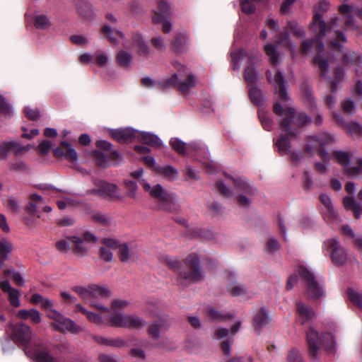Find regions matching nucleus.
Here are the masks:
<instances>
[{"mask_svg":"<svg viewBox=\"0 0 362 362\" xmlns=\"http://www.w3.org/2000/svg\"><path fill=\"white\" fill-rule=\"evenodd\" d=\"M288 38V33L287 31L282 32L279 35V39L276 41V45L267 44L264 46V49L266 54L269 57V62L276 66L279 64V54L276 51V47L280 45L281 44H285L287 47H288L292 57H293V54L296 49V45L292 44L290 42H287Z\"/></svg>","mask_w":362,"mask_h":362,"instance_id":"nucleus-15","label":"nucleus"},{"mask_svg":"<svg viewBox=\"0 0 362 362\" xmlns=\"http://www.w3.org/2000/svg\"><path fill=\"white\" fill-rule=\"evenodd\" d=\"M274 112L276 115L283 117L281 127L285 134H281L279 139H274V145L281 154L290 156L293 160H300L302 154L291 151V142L288 137H296L298 132L295 127H303L310 122V118L303 112L296 113L295 110L285 105L284 107L279 103L274 105Z\"/></svg>","mask_w":362,"mask_h":362,"instance_id":"nucleus-2","label":"nucleus"},{"mask_svg":"<svg viewBox=\"0 0 362 362\" xmlns=\"http://www.w3.org/2000/svg\"><path fill=\"white\" fill-rule=\"evenodd\" d=\"M160 173L170 180H174L178 177L177 170L171 165H168L160 169Z\"/></svg>","mask_w":362,"mask_h":362,"instance_id":"nucleus-55","label":"nucleus"},{"mask_svg":"<svg viewBox=\"0 0 362 362\" xmlns=\"http://www.w3.org/2000/svg\"><path fill=\"white\" fill-rule=\"evenodd\" d=\"M34 25L37 29L45 30L50 26L49 19L44 14H37L35 16Z\"/></svg>","mask_w":362,"mask_h":362,"instance_id":"nucleus-50","label":"nucleus"},{"mask_svg":"<svg viewBox=\"0 0 362 362\" xmlns=\"http://www.w3.org/2000/svg\"><path fill=\"white\" fill-rule=\"evenodd\" d=\"M77 10L86 18H90L94 14L92 6L88 4H84L83 6L77 5Z\"/></svg>","mask_w":362,"mask_h":362,"instance_id":"nucleus-57","label":"nucleus"},{"mask_svg":"<svg viewBox=\"0 0 362 362\" xmlns=\"http://www.w3.org/2000/svg\"><path fill=\"white\" fill-rule=\"evenodd\" d=\"M124 185L126 186L127 195L132 199L136 198V191H137V185L136 184L131 180H126L124 182Z\"/></svg>","mask_w":362,"mask_h":362,"instance_id":"nucleus-60","label":"nucleus"},{"mask_svg":"<svg viewBox=\"0 0 362 362\" xmlns=\"http://www.w3.org/2000/svg\"><path fill=\"white\" fill-rule=\"evenodd\" d=\"M226 176L231 180L235 185L238 193L236 197L238 203L242 206H249L252 202L251 197L256 194V189L245 177H232L228 175Z\"/></svg>","mask_w":362,"mask_h":362,"instance_id":"nucleus-11","label":"nucleus"},{"mask_svg":"<svg viewBox=\"0 0 362 362\" xmlns=\"http://www.w3.org/2000/svg\"><path fill=\"white\" fill-rule=\"evenodd\" d=\"M333 117L337 124L342 127L346 130V133L351 136H359L362 134V127L358 123L351 122L346 124L341 115L338 113H333Z\"/></svg>","mask_w":362,"mask_h":362,"instance_id":"nucleus-23","label":"nucleus"},{"mask_svg":"<svg viewBox=\"0 0 362 362\" xmlns=\"http://www.w3.org/2000/svg\"><path fill=\"white\" fill-rule=\"evenodd\" d=\"M266 75L267 80L274 84L275 93L279 100L287 103L288 101V96L282 74L280 71H277L274 79H272V74L270 71H267Z\"/></svg>","mask_w":362,"mask_h":362,"instance_id":"nucleus-17","label":"nucleus"},{"mask_svg":"<svg viewBox=\"0 0 362 362\" xmlns=\"http://www.w3.org/2000/svg\"><path fill=\"white\" fill-rule=\"evenodd\" d=\"M206 315L211 320L218 321V322L225 321L226 320H227L231 317L230 315L225 314L222 312L218 311L212 307H208L206 308Z\"/></svg>","mask_w":362,"mask_h":362,"instance_id":"nucleus-43","label":"nucleus"},{"mask_svg":"<svg viewBox=\"0 0 362 362\" xmlns=\"http://www.w3.org/2000/svg\"><path fill=\"white\" fill-rule=\"evenodd\" d=\"M94 221L100 223L104 226H110L112 223V218L105 214L102 213H96L93 216Z\"/></svg>","mask_w":362,"mask_h":362,"instance_id":"nucleus-61","label":"nucleus"},{"mask_svg":"<svg viewBox=\"0 0 362 362\" xmlns=\"http://www.w3.org/2000/svg\"><path fill=\"white\" fill-rule=\"evenodd\" d=\"M72 244L74 252L77 255H86L89 249L90 243H95L97 241L95 235L90 232H86L82 237L70 236L68 238Z\"/></svg>","mask_w":362,"mask_h":362,"instance_id":"nucleus-16","label":"nucleus"},{"mask_svg":"<svg viewBox=\"0 0 362 362\" xmlns=\"http://www.w3.org/2000/svg\"><path fill=\"white\" fill-rule=\"evenodd\" d=\"M102 33L107 37L110 42L114 44L119 43V37L121 39L124 37V35L122 32L117 30H113L110 25H105L102 28Z\"/></svg>","mask_w":362,"mask_h":362,"instance_id":"nucleus-39","label":"nucleus"},{"mask_svg":"<svg viewBox=\"0 0 362 362\" xmlns=\"http://www.w3.org/2000/svg\"><path fill=\"white\" fill-rule=\"evenodd\" d=\"M72 290L93 308L105 313L109 312V308L103 303L110 296L107 287L91 284L88 286H74Z\"/></svg>","mask_w":362,"mask_h":362,"instance_id":"nucleus-9","label":"nucleus"},{"mask_svg":"<svg viewBox=\"0 0 362 362\" xmlns=\"http://www.w3.org/2000/svg\"><path fill=\"white\" fill-rule=\"evenodd\" d=\"M322 248L324 251H327L329 253V257L334 264L342 266L346 262L347 253L337 239H327L324 242Z\"/></svg>","mask_w":362,"mask_h":362,"instance_id":"nucleus-14","label":"nucleus"},{"mask_svg":"<svg viewBox=\"0 0 362 362\" xmlns=\"http://www.w3.org/2000/svg\"><path fill=\"white\" fill-rule=\"evenodd\" d=\"M334 142L333 136L327 133H320L316 135L309 136L306 139L305 151L312 154L319 151V154L323 160V163L315 164L316 170L320 173H325L327 170V164L331 158L329 153L324 149V147Z\"/></svg>","mask_w":362,"mask_h":362,"instance_id":"nucleus-7","label":"nucleus"},{"mask_svg":"<svg viewBox=\"0 0 362 362\" xmlns=\"http://www.w3.org/2000/svg\"><path fill=\"white\" fill-rule=\"evenodd\" d=\"M95 59L97 65L99 66H103L106 65L109 60L107 54L101 51H98L95 52Z\"/></svg>","mask_w":362,"mask_h":362,"instance_id":"nucleus-63","label":"nucleus"},{"mask_svg":"<svg viewBox=\"0 0 362 362\" xmlns=\"http://www.w3.org/2000/svg\"><path fill=\"white\" fill-rule=\"evenodd\" d=\"M61 146L65 149V158L71 163H76L78 160V155L76 151L71 145L66 142L62 141Z\"/></svg>","mask_w":362,"mask_h":362,"instance_id":"nucleus-48","label":"nucleus"},{"mask_svg":"<svg viewBox=\"0 0 362 362\" xmlns=\"http://www.w3.org/2000/svg\"><path fill=\"white\" fill-rule=\"evenodd\" d=\"M96 340L99 344L114 347H122L126 344L125 341L120 338L114 339L99 337Z\"/></svg>","mask_w":362,"mask_h":362,"instance_id":"nucleus-46","label":"nucleus"},{"mask_svg":"<svg viewBox=\"0 0 362 362\" xmlns=\"http://www.w3.org/2000/svg\"><path fill=\"white\" fill-rule=\"evenodd\" d=\"M341 105L344 112L348 115H353L356 110V104L351 98L344 100Z\"/></svg>","mask_w":362,"mask_h":362,"instance_id":"nucleus-56","label":"nucleus"},{"mask_svg":"<svg viewBox=\"0 0 362 362\" xmlns=\"http://www.w3.org/2000/svg\"><path fill=\"white\" fill-rule=\"evenodd\" d=\"M100 247V256L104 261L110 262L113 259L112 250L117 249L119 242L115 239L105 238Z\"/></svg>","mask_w":362,"mask_h":362,"instance_id":"nucleus-21","label":"nucleus"},{"mask_svg":"<svg viewBox=\"0 0 362 362\" xmlns=\"http://www.w3.org/2000/svg\"><path fill=\"white\" fill-rule=\"evenodd\" d=\"M171 4L168 0H159L158 1V11L153 12L152 21L154 24L163 21L166 16L172 13Z\"/></svg>","mask_w":362,"mask_h":362,"instance_id":"nucleus-24","label":"nucleus"},{"mask_svg":"<svg viewBox=\"0 0 362 362\" xmlns=\"http://www.w3.org/2000/svg\"><path fill=\"white\" fill-rule=\"evenodd\" d=\"M204 279V274L199 258L195 254L189 255L179 266L177 283L187 286L202 281Z\"/></svg>","mask_w":362,"mask_h":362,"instance_id":"nucleus-8","label":"nucleus"},{"mask_svg":"<svg viewBox=\"0 0 362 362\" xmlns=\"http://www.w3.org/2000/svg\"><path fill=\"white\" fill-rule=\"evenodd\" d=\"M251 101L255 105H259L263 99V95L259 89L251 87L249 90Z\"/></svg>","mask_w":362,"mask_h":362,"instance_id":"nucleus-54","label":"nucleus"},{"mask_svg":"<svg viewBox=\"0 0 362 362\" xmlns=\"http://www.w3.org/2000/svg\"><path fill=\"white\" fill-rule=\"evenodd\" d=\"M172 66L175 72L168 77L164 78L160 85L164 88H176L182 94H188L198 82L197 77L185 65L173 60Z\"/></svg>","mask_w":362,"mask_h":362,"instance_id":"nucleus-4","label":"nucleus"},{"mask_svg":"<svg viewBox=\"0 0 362 362\" xmlns=\"http://www.w3.org/2000/svg\"><path fill=\"white\" fill-rule=\"evenodd\" d=\"M232 64L233 69H238L240 68L239 62L245 57V52L244 50H239L238 52H232L231 54Z\"/></svg>","mask_w":362,"mask_h":362,"instance_id":"nucleus-59","label":"nucleus"},{"mask_svg":"<svg viewBox=\"0 0 362 362\" xmlns=\"http://www.w3.org/2000/svg\"><path fill=\"white\" fill-rule=\"evenodd\" d=\"M287 359L288 362H303V357L300 353L295 349L289 351Z\"/></svg>","mask_w":362,"mask_h":362,"instance_id":"nucleus-64","label":"nucleus"},{"mask_svg":"<svg viewBox=\"0 0 362 362\" xmlns=\"http://www.w3.org/2000/svg\"><path fill=\"white\" fill-rule=\"evenodd\" d=\"M6 332L12 330V339L16 343L24 346L26 356L35 362H64L61 357L54 356L47 346L42 343H35L33 346L29 342L32 338V331L29 326L24 323L16 325L8 324L6 327Z\"/></svg>","mask_w":362,"mask_h":362,"instance_id":"nucleus-3","label":"nucleus"},{"mask_svg":"<svg viewBox=\"0 0 362 362\" xmlns=\"http://www.w3.org/2000/svg\"><path fill=\"white\" fill-rule=\"evenodd\" d=\"M270 321L268 310L265 308H262L253 317V326L256 331L266 326Z\"/></svg>","mask_w":362,"mask_h":362,"instance_id":"nucleus-31","label":"nucleus"},{"mask_svg":"<svg viewBox=\"0 0 362 362\" xmlns=\"http://www.w3.org/2000/svg\"><path fill=\"white\" fill-rule=\"evenodd\" d=\"M127 326L125 328L139 329L146 325V322L139 316L134 315H128L127 318Z\"/></svg>","mask_w":362,"mask_h":362,"instance_id":"nucleus-45","label":"nucleus"},{"mask_svg":"<svg viewBox=\"0 0 362 362\" xmlns=\"http://www.w3.org/2000/svg\"><path fill=\"white\" fill-rule=\"evenodd\" d=\"M343 63L348 66L351 64H356V74L358 76H362V61L361 57H353L351 53H346L343 56Z\"/></svg>","mask_w":362,"mask_h":362,"instance_id":"nucleus-41","label":"nucleus"},{"mask_svg":"<svg viewBox=\"0 0 362 362\" xmlns=\"http://www.w3.org/2000/svg\"><path fill=\"white\" fill-rule=\"evenodd\" d=\"M233 275L231 276L230 282L228 284L227 289L229 293L235 297H241L245 299L250 298L252 293L247 291L243 284L233 281Z\"/></svg>","mask_w":362,"mask_h":362,"instance_id":"nucleus-25","label":"nucleus"},{"mask_svg":"<svg viewBox=\"0 0 362 362\" xmlns=\"http://www.w3.org/2000/svg\"><path fill=\"white\" fill-rule=\"evenodd\" d=\"M217 188L220 193L226 197H230L233 195L230 188L222 180L217 182Z\"/></svg>","mask_w":362,"mask_h":362,"instance_id":"nucleus-62","label":"nucleus"},{"mask_svg":"<svg viewBox=\"0 0 362 362\" xmlns=\"http://www.w3.org/2000/svg\"><path fill=\"white\" fill-rule=\"evenodd\" d=\"M349 300L356 307L362 310V293L353 288L347 290Z\"/></svg>","mask_w":362,"mask_h":362,"instance_id":"nucleus-44","label":"nucleus"},{"mask_svg":"<svg viewBox=\"0 0 362 362\" xmlns=\"http://www.w3.org/2000/svg\"><path fill=\"white\" fill-rule=\"evenodd\" d=\"M297 313L302 324H304L309 320L312 319L314 316V311L313 309L302 302L297 305Z\"/></svg>","mask_w":362,"mask_h":362,"instance_id":"nucleus-37","label":"nucleus"},{"mask_svg":"<svg viewBox=\"0 0 362 362\" xmlns=\"http://www.w3.org/2000/svg\"><path fill=\"white\" fill-rule=\"evenodd\" d=\"M349 176L358 177L362 176V158L356 159L354 165L350 164L344 172Z\"/></svg>","mask_w":362,"mask_h":362,"instance_id":"nucleus-42","label":"nucleus"},{"mask_svg":"<svg viewBox=\"0 0 362 362\" xmlns=\"http://www.w3.org/2000/svg\"><path fill=\"white\" fill-rule=\"evenodd\" d=\"M306 339L308 355L313 361H318L320 358L322 347L331 354L336 351L334 339L329 332L320 334L315 329L310 328L307 332Z\"/></svg>","mask_w":362,"mask_h":362,"instance_id":"nucleus-6","label":"nucleus"},{"mask_svg":"<svg viewBox=\"0 0 362 362\" xmlns=\"http://www.w3.org/2000/svg\"><path fill=\"white\" fill-rule=\"evenodd\" d=\"M132 46L139 56L147 57L149 54V47L143 37L139 33L132 35Z\"/></svg>","mask_w":362,"mask_h":362,"instance_id":"nucleus-30","label":"nucleus"},{"mask_svg":"<svg viewBox=\"0 0 362 362\" xmlns=\"http://www.w3.org/2000/svg\"><path fill=\"white\" fill-rule=\"evenodd\" d=\"M332 157L337 163L342 166L344 171L345 172L346 168L351 164V158L352 156L349 152L338 150L334 151L332 153Z\"/></svg>","mask_w":362,"mask_h":362,"instance_id":"nucleus-35","label":"nucleus"},{"mask_svg":"<svg viewBox=\"0 0 362 362\" xmlns=\"http://www.w3.org/2000/svg\"><path fill=\"white\" fill-rule=\"evenodd\" d=\"M97 189H93L91 192L98 194L103 197L110 198H119V193L117 185L105 181H100L96 184Z\"/></svg>","mask_w":362,"mask_h":362,"instance_id":"nucleus-20","label":"nucleus"},{"mask_svg":"<svg viewBox=\"0 0 362 362\" xmlns=\"http://www.w3.org/2000/svg\"><path fill=\"white\" fill-rule=\"evenodd\" d=\"M0 288L4 293L8 295L9 302L12 306L16 308L21 306L20 291L13 288L6 279H1L0 280Z\"/></svg>","mask_w":362,"mask_h":362,"instance_id":"nucleus-19","label":"nucleus"},{"mask_svg":"<svg viewBox=\"0 0 362 362\" xmlns=\"http://www.w3.org/2000/svg\"><path fill=\"white\" fill-rule=\"evenodd\" d=\"M52 322V327L55 330L61 332H69L73 334H77L82 329L70 318L66 317L59 311L52 310L51 313L47 314Z\"/></svg>","mask_w":362,"mask_h":362,"instance_id":"nucleus-13","label":"nucleus"},{"mask_svg":"<svg viewBox=\"0 0 362 362\" xmlns=\"http://www.w3.org/2000/svg\"><path fill=\"white\" fill-rule=\"evenodd\" d=\"M320 201L326 207L325 217L329 219H334L337 216V211H335L330 197L325 194L320 196Z\"/></svg>","mask_w":362,"mask_h":362,"instance_id":"nucleus-40","label":"nucleus"},{"mask_svg":"<svg viewBox=\"0 0 362 362\" xmlns=\"http://www.w3.org/2000/svg\"><path fill=\"white\" fill-rule=\"evenodd\" d=\"M339 11L344 18L345 26L356 30L358 27L354 18V15L356 13L355 8L349 4H342L339 6Z\"/></svg>","mask_w":362,"mask_h":362,"instance_id":"nucleus-22","label":"nucleus"},{"mask_svg":"<svg viewBox=\"0 0 362 362\" xmlns=\"http://www.w3.org/2000/svg\"><path fill=\"white\" fill-rule=\"evenodd\" d=\"M76 310H77V311H79V312L82 313L83 315H85L86 318L90 322H91L97 325H99V326L105 325V320L100 315L88 310L84 307H83L81 304L76 305Z\"/></svg>","mask_w":362,"mask_h":362,"instance_id":"nucleus-36","label":"nucleus"},{"mask_svg":"<svg viewBox=\"0 0 362 362\" xmlns=\"http://www.w3.org/2000/svg\"><path fill=\"white\" fill-rule=\"evenodd\" d=\"M343 204L346 209L354 212V216L358 218L362 214V206L356 202L353 197H345L343 199Z\"/></svg>","mask_w":362,"mask_h":362,"instance_id":"nucleus-38","label":"nucleus"},{"mask_svg":"<svg viewBox=\"0 0 362 362\" xmlns=\"http://www.w3.org/2000/svg\"><path fill=\"white\" fill-rule=\"evenodd\" d=\"M136 134V138L138 140L144 144L149 145L154 148L162 146V141L160 139L153 134L146 132H139L138 130Z\"/></svg>","mask_w":362,"mask_h":362,"instance_id":"nucleus-32","label":"nucleus"},{"mask_svg":"<svg viewBox=\"0 0 362 362\" xmlns=\"http://www.w3.org/2000/svg\"><path fill=\"white\" fill-rule=\"evenodd\" d=\"M172 148L180 154L192 156L206 168L208 173H212L215 169V163L209 159V151L204 145L192 142L186 144L177 138L170 140Z\"/></svg>","mask_w":362,"mask_h":362,"instance_id":"nucleus-5","label":"nucleus"},{"mask_svg":"<svg viewBox=\"0 0 362 362\" xmlns=\"http://www.w3.org/2000/svg\"><path fill=\"white\" fill-rule=\"evenodd\" d=\"M28 148L23 146L21 144L14 141H3L0 144V159L8 158L9 153L19 155L23 151H28Z\"/></svg>","mask_w":362,"mask_h":362,"instance_id":"nucleus-18","label":"nucleus"},{"mask_svg":"<svg viewBox=\"0 0 362 362\" xmlns=\"http://www.w3.org/2000/svg\"><path fill=\"white\" fill-rule=\"evenodd\" d=\"M345 75L344 70L342 68H337L335 70V78L334 81H332L331 84V91L332 94L327 95L326 97V103L329 107H332L336 103V95L335 93L337 89V85L339 82L342 81L344 76Z\"/></svg>","mask_w":362,"mask_h":362,"instance_id":"nucleus-27","label":"nucleus"},{"mask_svg":"<svg viewBox=\"0 0 362 362\" xmlns=\"http://www.w3.org/2000/svg\"><path fill=\"white\" fill-rule=\"evenodd\" d=\"M137 130L131 127L115 129L111 132L112 136L120 143L129 142L136 138Z\"/></svg>","mask_w":362,"mask_h":362,"instance_id":"nucleus-26","label":"nucleus"},{"mask_svg":"<svg viewBox=\"0 0 362 362\" xmlns=\"http://www.w3.org/2000/svg\"><path fill=\"white\" fill-rule=\"evenodd\" d=\"M329 8V3L327 0H322L314 8V16L311 23V29L316 35L317 39L312 41H305L302 44L301 52L307 54L311 47L315 46L317 54L314 59V63L319 67L321 71V76L325 79L329 78V64L327 59L322 55L324 48L323 43L320 38L328 36L331 37L329 42V48L333 50L343 52V45L347 42L345 34L339 30L340 20L337 16L332 17L329 23H327L322 16V13L327 11Z\"/></svg>","mask_w":362,"mask_h":362,"instance_id":"nucleus-1","label":"nucleus"},{"mask_svg":"<svg viewBox=\"0 0 362 362\" xmlns=\"http://www.w3.org/2000/svg\"><path fill=\"white\" fill-rule=\"evenodd\" d=\"M258 75L257 71L251 66H247L245 70V79L249 85L252 86L256 82Z\"/></svg>","mask_w":362,"mask_h":362,"instance_id":"nucleus-51","label":"nucleus"},{"mask_svg":"<svg viewBox=\"0 0 362 362\" xmlns=\"http://www.w3.org/2000/svg\"><path fill=\"white\" fill-rule=\"evenodd\" d=\"M117 249L119 258L123 262H127L137 258V251L134 246H129L126 243H119Z\"/></svg>","mask_w":362,"mask_h":362,"instance_id":"nucleus-28","label":"nucleus"},{"mask_svg":"<svg viewBox=\"0 0 362 362\" xmlns=\"http://www.w3.org/2000/svg\"><path fill=\"white\" fill-rule=\"evenodd\" d=\"M189 37L186 32L179 33L172 42V48L177 53L186 52L189 48Z\"/></svg>","mask_w":362,"mask_h":362,"instance_id":"nucleus-29","label":"nucleus"},{"mask_svg":"<svg viewBox=\"0 0 362 362\" xmlns=\"http://www.w3.org/2000/svg\"><path fill=\"white\" fill-rule=\"evenodd\" d=\"M132 54L124 50L119 51L116 56L118 64L124 67L129 66L132 63Z\"/></svg>","mask_w":362,"mask_h":362,"instance_id":"nucleus-47","label":"nucleus"},{"mask_svg":"<svg viewBox=\"0 0 362 362\" xmlns=\"http://www.w3.org/2000/svg\"><path fill=\"white\" fill-rule=\"evenodd\" d=\"M160 261L167 264L171 269H176L177 273H178V268L181 263L176 258L167 255H163L160 257Z\"/></svg>","mask_w":362,"mask_h":362,"instance_id":"nucleus-52","label":"nucleus"},{"mask_svg":"<svg viewBox=\"0 0 362 362\" xmlns=\"http://www.w3.org/2000/svg\"><path fill=\"white\" fill-rule=\"evenodd\" d=\"M13 246L12 243L5 237L0 238V269L8 259L9 255L13 251Z\"/></svg>","mask_w":362,"mask_h":362,"instance_id":"nucleus-34","label":"nucleus"},{"mask_svg":"<svg viewBox=\"0 0 362 362\" xmlns=\"http://www.w3.org/2000/svg\"><path fill=\"white\" fill-rule=\"evenodd\" d=\"M258 117L263 128L267 131H271L274 127V123L269 115L263 110H259Z\"/></svg>","mask_w":362,"mask_h":362,"instance_id":"nucleus-49","label":"nucleus"},{"mask_svg":"<svg viewBox=\"0 0 362 362\" xmlns=\"http://www.w3.org/2000/svg\"><path fill=\"white\" fill-rule=\"evenodd\" d=\"M297 272L307 284V294L310 298L319 299L324 296L322 286L315 281L313 274L306 267L300 266Z\"/></svg>","mask_w":362,"mask_h":362,"instance_id":"nucleus-12","label":"nucleus"},{"mask_svg":"<svg viewBox=\"0 0 362 362\" xmlns=\"http://www.w3.org/2000/svg\"><path fill=\"white\" fill-rule=\"evenodd\" d=\"M280 249V245L277 240L274 237L268 239L267 243L265 246V252L268 254L273 255Z\"/></svg>","mask_w":362,"mask_h":362,"instance_id":"nucleus-53","label":"nucleus"},{"mask_svg":"<svg viewBox=\"0 0 362 362\" xmlns=\"http://www.w3.org/2000/svg\"><path fill=\"white\" fill-rule=\"evenodd\" d=\"M141 185L151 197L156 200L161 210L172 211L177 209V199L175 194L165 190L160 185L151 187L146 180H142Z\"/></svg>","mask_w":362,"mask_h":362,"instance_id":"nucleus-10","label":"nucleus"},{"mask_svg":"<svg viewBox=\"0 0 362 362\" xmlns=\"http://www.w3.org/2000/svg\"><path fill=\"white\" fill-rule=\"evenodd\" d=\"M151 42L152 46L159 52H163L166 49V44L164 38L160 35H157L153 37Z\"/></svg>","mask_w":362,"mask_h":362,"instance_id":"nucleus-58","label":"nucleus"},{"mask_svg":"<svg viewBox=\"0 0 362 362\" xmlns=\"http://www.w3.org/2000/svg\"><path fill=\"white\" fill-rule=\"evenodd\" d=\"M127 315L117 310H112L107 317V324L112 327L125 328L127 325Z\"/></svg>","mask_w":362,"mask_h":362,"instance_id":"nucleus-33","label":"nucleus"}]
</instances>
